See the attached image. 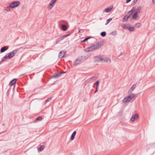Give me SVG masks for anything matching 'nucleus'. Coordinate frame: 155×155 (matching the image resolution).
<instances>
[{"label":"nucleus","instance_id":"1","mask_svg":"<svg viewBox=\"0 0 155 155\" xmlns=\"http://www.w3.org/2000/svg\"><path fill=\"white\" fill-rule=\"evenodd\" d=\"M102 46L101 43L98 42L93 45L89 47L87 49H85L86 52L91 51H94L95 50L100 48Z\"/></svg>","mask_w":155,"mask_h":155},{"label":"nucleus","instance_id":"2","mask_svg":"<svg viewBox=\"0 0 155 155\" xmlns=\"http://www.w3.org/2000/svg\"><path fill=\"white\" fill-rule=\"evenodd\" d=\"M135 95L133 93L129 94L127 96H126L123 100L122 102L124 103H127L129 102L133 98Z\"/></svg>","mask_w":155,"mask_h":155},{"label":"nucleus","instance_id":"3","mask_svg":"<svg viewBox=\"0 0 155 155\" xmlns=\"http://www.w3.org/2000/svg\"><path fill=\"white\" fill-rule=\"evenodd\" d=\"M141 9V8L140 6H138L137 7H136L135 6H134L132 7L130 11L128 12V14L130 13V14H131L133 12L138 14L140 13Z\"/></svg>","mask_w":155,"mask_h":155},{"label":"nucleus","instance_id":"4","mask_svg":"<svg viewBox=\"0 0 155 155\" xmlns=\"http://www.w3.org/2000/svg\"><path fill=\"white\" fill-rule=\"evenodd\" d=\"M123 27L125 29H127L130 32H133L134 30V27H131L130 25H123Z\"/></svg>","mask_w":155,"mask_h":155},{"label":"nucleus","instance_id":"5","mask_svg":"<svg viewBox=\"0 0 155 155\" xmlns=\"http://www.w3.org/2000/svg\"><path fill=\"white\" fill-rule=\"evenodd\" d=\"M18 50V49H17L7 54L8 55V58L11 59L13 58L16 54Z\"/></svg>","mask_w":155,"mask_h":155},{"label":"nucleus","instance_id":"6","mask_svg":"<svg viewBox=\"0 0 155 155\" xmlns=\"http://www.w3.org/2000/svg\"><path fill=\"white\" fill-rule=\"evenodd\" d=\"M20 4L19 1H15L12 2L10 5L11 8H13L18 7Z\"/></svg>","mask_w":155,"mask_h":155},{"label":"nucleus","instance_id":"7","mask_svg":"<svg viewBox=\"0 0 155 155\" xmlns=\"http://www.w3.org/2000/svg\"><path fill=\"white\" fill-rule=\"evenodd\" d=\"M57 0H51L48 5V8L49 10H51Z\"/></svg>","mask_w":155,"mask_h":155},{"label":"nucleus","instance_id":"8","mask_svg":"<svg viewBox=\"0 0 155 155\" xmlns=\"http://www.w3.org/2000/svg\"><path fill=\"white\" fill-rule=\"evenodd\" d=\"M138 117V115L136 114H134L130 118V120L132 121H134L135 120L137 119Z\"/></svg>","mask_w":155,"mask_h":155},{"label":"nucleus","instance_id":"9","mask_svg":"<svg viewBox=\"0 0 155 155\" xmlns=\"http://www.w3.org/2000/svg\"><path fill=\"white\" fill-rule=\"evenodd\" d=\"M130 15H125L123 18L122 19V21H126L128 19L130 16L131 14L130 13L129 14Z\"/></svg>","mask_w":155,"mask_h":155},{"label":"nucleus","instance_id":"10","mask_svg":"<svg viewBox=\"0 0 155 155\" xmlns=\"http://www.w3.org/2000/svg\"><path fill=\"white\" fill-rule=\"evenodd\" d=\"M66 51H63L62 52V51H61L60 52L59 55H58V57L60 58H63L64 56V54H65Z\"/></svg>","mask_w":155,"mask_h":155},{"label":"nucleus","instance_id":"11","mask_svg":"<svg viewBox=\"0 0 155 155\" xmlns=\"http://www.w3.org/2000/svg\"><path fill=\"white\" fill-rule=\"evenodd\" d=\"M8 48V46H4L2 47L0 50V52L3 53L7 50Z\"/></svg>","mask_w":155,"mask_h":155},{"label":"nucleus","instance_id":"12","mask_svg":"<svg viewBox=\"0 0 155 155\" xmlns=\"http://www.w3.org/2000/svg\"><path fill=\"white\" fill-rule=\"evenodd\" d=\"M136 87V84H133L129 90L128 92H131Z\"/></svg>","mask_w":155,"mask_h":155},{"label":"nucleus","instance_id":"13","mask_svg":"<svg viewBox=\"0 0 155 155\" xmlns=\"http://www.w3.org/2000/svg\"><path fill=\"white\" fill-rule=\"evenodd\" d=\"M76 131H74L73 132V133L71 135V140H73L75 136L76 135Z\"/></svg>","mask_w":155,"mask_h":155},{"label":"nucleus","instance_id":"14","mask_svg":"<svg viewBox=\"0 0 155 155\" xmlns=\"http://www.w3.org/2000/svg\"><path fill=\"white\" fill-rule=\"evenodd\" d=\"M17 79H14L12 80L10 82L9 85L12 86L16 82Z\"/></svg>","mask_w":155,"mask_h":155},{"label":"nucleus","instance_id":"15","mask_svg":"<svg viewBox=\"0 0 155 155\" xmlns=\"http://www.w3.org/2000/svg\"><path fill=\"white\" fill-rule=\"evenodd\" d=\"M64 39L63 38L62 36H61V37L58 38L56 41L55 42V44H57L59 42L61 41H62V40H63Z\"/></svg>","mask_w":155,"mask_h":155},{"label":"nucleus","instance_id":"16","mask_svg":"<svg viewBox=\"0 0 155 155\" xmlns=\"http://www.w3.org/2000/svg\"><path fill=\"white\" fill-rule=\"evenodd\" d=\"M100 55L95 56L94 59V61L95 62H100Z\"/></svg>","mask_w":155,"mask_h":155},{"label":"nucleus","instance_id":"17","mask_svg":"<svg viewBox=\"0 0 155 155\" xmlns=\"http://www.w3.org/2000/svg\"><path fill=\"white\" fill-rule=\"evenodd\" d=\"M79 60V59H78V58L76 59L73 64L74 65H76L81 63V62H80Z\"/></svg>","mask_w":155,"mask_h":155},{"label":"nucleus","instance_id":"18","mask_svg":"<svg viewBox=\"0 0 155 155\" xmlns=\"http://www.w3.org/2000/svg\"><path fill=\"white\" fill-rule=\"evenodd\" d=\"M105 58L104 57V56H103V55H102V56L100 55V59H99V60H100V62H104V60H105Z\"/></svg>","mask_w":155,"mask_h":155},{"label":"nucleus","instance_id":"19","mask_svg":"<svg viewBox=\"0 0 155 155\" xmlns=\"http://www.w3.org/2000/svg\"><path fill=\"white\" fill-rule=\"evenodd\" d=\"M112 9V7L107 8L105 9L104 11L106 12H109L111 11Z\"/></svg>","mask_w":155,"mask_h":155},{"label":"nucleus","instance_id":"20","mask_svg":"<svg viewBox=\"0 0 155 155\" xmlns=\"http://www.w3.org/2000/svg\"><path fill=\"white\" fill-rule=\"evenodd\" d=\"M61 28L62 30L64 31H65L67 30L68 28L67 26L64 25H62Z\"/></svg>","mask_w":155,"mask_h":155},{"label":"nucleus","instance_id":"21","mask_svg":"<svg viewBox=\"0 0 155 155\" xmlns=\"http://www.w3.org/2000/svg\"><path fill=\"white\" fill-rule=\"evenodd\" d=\"M104 60V62H106L108 63H110L111 62V61L110 59L107 58V57L105 58V60Z\"/></svg>","mask_w":155,"mask_h":155},{"label":"nucleus","instance_id":"22","mask_svg":"<svg viewBox=\"0 0 155 155\" xmlns=\"http://www.w3.org/2000/svg\"><path fill=\"white\" fill-rule=\"evenodd\" d=\"M135 26L137 28H139L141 27V24L140 23H137L135 24Z\"/></svg>","mask_w":155,"mask_h":155},{"label":"nucleus","instance_id":"23","mask_svg":"<svg viewBox=\"0 0 155 155\" xmlns=\"http://www.w3.org/2000/svg\"><path fill=\"white\" fill-rule=\"evenodd\" d=\"M137 14V13H135L132 17V19H136L138 17Z\"/></svg>","mask_w":155,"mask_h":155},{"label":"nucleus","instance_id":"24","mask_svg":"<svg viewBox=\"0 0 155 155\" xmlns=\"http://www.w3.org/2000/svg\"><path fill=\"white\" fill-rule=\"evenodd\" d=\"M45 148V146L44 145H42L40 146V147L38 149V150L39 151H41L43 150Z\"/></svg>","mask_w":155,"mask_h":155},{"label":"nucleus","instance_id":"25","mask_svg":"<svg viewBox=\"0 0 155 155\" xmlns=\"http://www.w3.org/2000/svg\"><path fill=\"white\" fill-rule=\"evenodd\" d=\"M91 38V37L90 36L88 37L87 38H85L83 40L81 41V42H84L86 41H87L90 38Z\"/></svg>","mask_w":155,"mask_h":155},{"label":"nucleus","instance_id":"26","mask_svg":"<svg viewBox=\"0 0 155 155\" xmlns=\"http://www.w3.org/2000/svg\"><path fill=\"white\" fill-rule=\"evenodd\" d=\"M61 75V74L59 73L58 74H57L54 75H53L52 77V78L58 77L60 76Z\"/></svg>","mask_w":155,"mask_h":155},{"label":"nucleus","instance_id":"27","mask_svg":"<svg viewBox=\"0 0 155 155\" xmlns=\"http://www.w3.org/2000/svg\"><path fill=\"white\" fill-rule=\"evenodd\" d=\"M117 32L116 31V30H115L114 31H112V32H111L110 33V34L111 35H117Z\"/></svg>","mask_w":155,"mask_h":155},{"label":"nucleus","instance_id":"28","mask_svg":"<svg viewBox=\"0 0 155 155\" xmlns=\"http://www.w3.org/2000/svg\"><path fill=\"white\" fill-rule=\"evenodd\" d=\"M106 32L105 31H103L101 33V35L103 37L105 36L106 35Z\"/></svg>","mask_w":155,"mask_h":155},{"label":"nucleus","instance_id":"29","mask_svg":"<svg viewBox=\"0 0 155 155\" xmlns=\"http://www.w3.org/2000/svg\"><path fill=\"white\" fill-rule=\"evenodd\" d=\"M112 18H110L107 19V21L105 23V25H107L109 23V22L112 20Z\"/></svg>","mask_w":155,"mask_h":155},{"label":"nucleus","instance_id":"30","mask_svg":"<svg viewBox=\"0 0 155 155\" xmlns=\"http://www.w3.org/2000/svg\"><path fill=\"white\" fill-rule=\"evenodd\" d=\"M42 120V118L41 117H38L36 118V120L37 121H41Z\"/></svg>","mask_w":155,"mask_h":155},{"label":"nucleus","instance_id":"31","mask_svg":"<svg viewBox=\"0 0 155 155\" xmlns=\"http://www.w3.org/2000/svg\"><path fill=\"white\" fill-rule=\"evenodd\" d=\"M138 0H134L131 3V5H134L136 2H137Z\"/></svg>","mask_w":155,"mask_h":155},{"label":"nucleus","instance_id":"32","mask_svg":"<svg viewBox=\"0 0 155 155\" xmlns=\"http://www.w3.org/2000/svg\"><path fill=\"white\" fill-rule=\"evenodd\" d=\"M82 57H83V60L84 61L85 60H86V59H87L88 58V56H81Z\"/></svg>","mask_w":155,"mask_h":155},{"label":"nucleus","instance_id":"33","mask_svg":"<svg viewBox=\"0 0 155 155\" xmlns=\"http://www.w3.org/2000/svg\"><path fill=\"white\" fill-rule=\"evenodd\" d=\"M99 81H97L95 83H94V85L95 84H96V87H98V86H99Z\"/></svg>","mask_w":155,"mask_h":155},{"label":"nucleus","instance_id":"34","mask_svg":"<svg viewBox=\"0 0 155 155\" xmlns=\"http://www.w3.org/2000/svg\"><path fill=\"white\" fill-rule=\"evenodd\" d=\"M52 99V97H50L49 98H48V99H46V100L45 102H48L49 101H51Z\"/></svg>","mask_w":155,"mask_h":155},{"label":"nucleus","instance_id":"35","mask_svg":"<svg viewBox=\"0 0 155 155\" xmlns=\"http://www.w3.org/2000/svg\"><path fill=\"white\" fill-rule=\"evenodd\" d=\"M78 59H79V60H80V61L81 62V63L84 61V60H83V57H82V56H81L78 57Z\"/></svg>","mask_w":155,"mask_h":155},{"label":"nucleus","instance_id":"36","mask_svg":"<svg viewBox=\"0 0 155 155\" xmlns=\"http://www.w3.org/2000/svg\"><path fill=\"white\" fill-rule=\"evenodd\" d=\"M11 8L10 7L9 5V6L7 7L5 10H7V11H10L11 10Z\"/></svg>","mask_w":155,"mask_h":155},{"label":"nucleus","instance_id":"37","mask_svg":"<svg viewBox=\"0 0 155 155\" xmlns=\"http://www.w3.org/2000/svg\"><path fill=\"white\" fill-rule=\"evenodd\" d=\"M70 34H68L65 35L63 36H62V37H63V38L64 39L66 37L70 36Z\"/></svg>","mask_w":155,"mask_h":155},{"label":"nucleus","instance_id":"38","mask_svg":"<svg viewBox=\"0 0 155 155\" xmlns=\"http://www.w3.org/2000/svg\"><path fill=\"white\" fill-rule=\"evenodd\" d=\"M10 89H8L7 91L6 95L7 96H8L9 95V94H10Z\"/></svg>","mask_w":155,"mask_h":155},{"label":"nucleus","instance_id":"39","mask_svg":"<svg viewBox=\"0 0 155 155\" xmlns=\"http://www.w3.org/2000/svg\"><path fill=\"white\" fill-rule=\"evenodd\" d=\"M98 91V87H96L95 88V91L94 92V93H96Z\"/></svg>","mask_w":155,"mask_h":155},{"label":"nucleus","instance_id":"40","mask_svg":"<svg viewBox=\"0 0 155 155\" xmlns=\"http://www.w3.org/2000/svg\"><path fill=\"white\" fill-rule=\"evenodd\" d=\"M4 58H5V59H6V58H8V55L7 54L5 55L4 57Z\"/></svg>","mask_w":155,"mask_h":155},{"label":"nucleus","instance_id":"41","mask_svg":"<svg viewBox=\"0 0 155 155\" xmlns=\"http://www.w3.org/2000/svg\"><path fill=\"white\" fill-rule=\"evenodd\" d=\"M5 59L4 58V57L2 58V60H1V61L2 62H3V61H4L5 60Z\"/></svg>","mask_w":155,"mask_h":155},{"label":"nucleus","instance_id":"42","mask_svg":"<svg viewBox=\"0 0 155 155\" xmlns=\"http://www.w3.org/2000/svg\"><path fill=\"white\" fill-rule=\"evenodd\" d=\"M131 1V0H126V3H128L129 2H130Z\"/></svg>","mask_w":155,"mask_h":155},{"label":"nucleus","instance_id":"43","mask_svg":"<svg viewBox=\"0 0 155 155\" xmlns=\"http://www.w3.org/2000/svg\"><path fill=\"white\" fill-rule=\"evenodd\" d=\"M65 72H60L59 73H61V75L63 73H65Z\"/></svg>","mask_w":155,"mask_h":155},{"label":"nucleus","instance_id":"44","mask_svg":"<svg viewBox=\"0 0 155 155\" xmlns=\"http://www.w3.org/2000/svg\"><path fill=\"white\" fill-rule=\"evenodd\" d=\"M153 3L155 4V0H152Z\"/></svg>","mask_w":155,"mask_h":155},{"label":"nucleus","instance_id":"45","mask_svg":"<svg viewBox=\"0 0 155 155\" xmlns=\"http://www.w3.org/2000/svg\"><path fill=\"white\" fill-rule=\"evenodd\" d=\"M122 54H122V53H121L119 55L118 57H119L120 55H122Z\"/></svg>","mask_w":155,"mask_h":155},{"label":"nucleus","instance_id":"46","mask_svg":"<svg viewBox=\"0 0 155 155\" xmlns=\"http://www.w3.org/2000/svg\"><path fill=\"white\" fill-rule=\"evenodd\" d=\"M2 61H0V64L2 63Z\"/></svg>","mask_w":155,"mask_h":155}]
</instances>
